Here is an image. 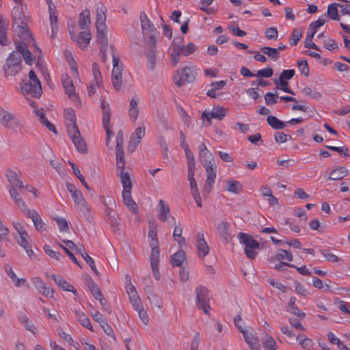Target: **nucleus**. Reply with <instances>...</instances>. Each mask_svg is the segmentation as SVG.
Masks as SVG:
<instances>
[{"instance_id":"36","label":"nucleus","mask_w":350,"mask_h":350,"mask_svg":"<svg viewBox=\"0 0 350 350\" xmlns=\"http://www.w3.org/2000/svg\"><path fill=\"white\" fill-rule=\"evenodd\" d=\"M64 117L67 120L66 124L67 126V131H70L72 126H77L76 124V116L75 111L71 108H68L64 111Z\"/></svg>"},{"instance_id":"4","label":"nucleus","mask_w":350,"mask_h":350,"mask_svg":"<svg viewBox=\"0 0 350 350\" xmlns=\"http://www.w3.org/2000/svg\"><path fill=\"white\" fill-rule=\"evenodd\" d=\"M196 306L198 309L202 310L206 314H209V310L211 309L209 302L211 300V295L208 289L203 286H198L196 288Z\"/></svg>"},{"instance_id":"6","label":"nucleus","mask_w":350,"mask_h":350,"mask_svg":"<svg viewBox=\"0 0 350 350\" xmlns=\"http://www.w3.org/2000/svg\"><path fill=\"white\" fill-rule=\"evenodd\" d=\"M0 124L12 131H16L21 125L20 120L2 106H0Z\"/></svg>"},{"instance_id":"2","label":"nucleus","mask_w":350,"mask_h":350,"mask_svg":"<svg viewBox=\"0 0 350 350\" xmlns=\"http://www.w3.org/2000/svg\"><path fill=\"white\" fill-rule=\"evenodd\" d=\"M139 18L146 44L154 46L156 45L157 39L155 37L156 29L153 24L148 19L147 15L143 12L140 13Z\"/></svg>"},{"instance_id":"30","label":"nucleus","mask_w":350,"mask_h":350,"mask_svg":"<svg viewBox=\"0 0 350 350\" xmlns=\"http://www.w3.org/2000/svg\"><path fill=\"white\" fill-rule=\"evenodd\" d=\"M76 252L78 254H79L83 257V258L86 262V263L90 265V267H91L92 270L96 275H98V271L96 269L94 260V259L92 257H90L88 255V254L86 252L85 248L83 247V246L81 245L79 247H76Z\"/></svg>"},{"instance_id":"61","label":"nucleus","mask_w":350,"mask_h":350,"mask_svg":"<svg viewBox=\"0 0 350 350\" xmlns=\"http://www.w3.org/2000/svg\"><path fill=\"white\" fill-rule=\"evenodd\" d=\"M54 219L56 221L57 224H58L59 229L61 232L68 231V229H69L68 224L65 218L57 217Z\"/></svg>"},{"instance_id":"5","label":"nucleus","mask_w":350,"mask_h":350,"mask_svg":"<svg viewBox=\"0 0 350 350\" xmlns=\"http://www.w3.org/2000/svg\"><path fill=\"white\" fill-rule=\"evenodd\" d=\"M238 238L240 242L245 245V254L246 256L250 259H254L257 254L254 250L260 247L259 243L254 239L252 236L243 232L239 233Z\"/></svg>"},{"instance_id":"19","label":"nucleus","mask_w":350,"mask_h":350,"mask_svg":"<svg viewBox=\"0 0 350 350\" xmlns=\"http://www.w3.org/2000/svg\"><path fill=\"white\" fill-rule=\"evenodd\" d=\"M197 247L199 257L204 258L209 252V247L204 239V233L199 232L196 237Z\"/></svg>"},{"instance_id":"42","label":"nucleus","mask_w":350,"mask_h":350,"mask_svg":"<svg viewBox=\"0 0 350 350\" xmlns=\"http://www.w3.org/2000/svg\"><path fill=\"white\" fill-rule=\"evenodd\" d=\"M117 174L120 176L121 183L123 186V189H131L132 188V183L130 177V174L129 172H117Z\"/></svg>"},{"instance_id":"53","label":"nucleus","mask_w":350,"mask_h":350,"mask_svg":"<svg viewBox=\"0 0 350 350\" xmlns=\"http://www.w3.org/2000/svg\"><path fill=\"white\" fill-rule=\"evenodd\" d=\"M174 229L173 232V237L175 241H176L179 245L185 243V239L182 237L183 229L180 226H177L175 225Z\"/></svg>"},{"instance_id":"55","label":"nucleus","mask_w":350,"mask_h":350,"mask_svg":"<svg viewBox=\"0 0 350 350\" xmlns=\"http://www.w3.org/2000/svg\"><path fill=\"white\" fill-rule=\"evenodd\" d=\"M50 16V21H51V27L52 30L51 37L53 38L55 36L56 32L57 31V16L55 15L54 12H51Z\"/></svg>"},{"instance_id":"13","label":"nucleus","mask_w":350,"mask_h":350,"mask_svg":"<svg viewBox=\"0 0 350 350\" xmlns=\"http://www.w3.org/2000/svg\"><path fill=\"white\" fill-rule=\"evenodd\" d=\"M228 109L221 106H217L215 108V110L212 112L203 111L202 113V121L206 120L208 125L211 124V119L215 118L218 120H221L226 116Z\"/></svg>"},{"instance_id":"11","label":"nucleus","mask_w":350,"mask_h":350,"mask_svg":"<svg viewBox=\"0 0 350 350\" xmlns=\"http://www.w3.org/2000/svg\"><path fill=\"white\" fill-rule=\"evenodd\" d=\"M62 83L64 88L66 94L69 98L75 102L76 105H80V100L79 96L75 94L73 81L67 74L62 76Z\"/></svg>"},{"instance_id":"22","label":"nucleus","mask_w":350,"mask_h":350,"mask_svg":"<svg viewBox=\"0 0 350 350\" xmlns=\"http://www.w3.org/2000/svg\"><path fill=\"white\" fill-rule=\"evenodd\" d=\"M5 176L10 183L8 187H17L19 189L24 188L23 182L19 179V176L16 172L8 169L5 172Z\"/></svg>"},{"instance_id":"31","label":"nucleus","mask_w":350,"mask_h":350,"mask_svg":"<svg viewBox=\"0 0 350 350\" xmlns=\"http://www.w3.org/2000/svg\"><path fill=\"white\" fill-rule=\"evenodd\" d=\"M79 25L81 29H88L91 24L90 10L87 8L83 10L79 14Z\"/></svg>"},{"instance_id":"10","label":"nucleus","mask_w":350,"mask_h":350,"mask_svg":"<svg viewBox=\"0 0 350 350\" xmlns=\"http://www.w3.org/2000/svg\"><path fill=\"white\" fill-rule=\"evenodd\" d=\"M204 167L206 173V180L204 187L203 195L204 196L206 193L208 196L212 191L215 183L217 176V165L215 163H212L211 165H204Z\"/></svg>"},{"instance_id":"38","label":"nucleus","mask_w":350,"mask_h":350,"mask_svg":"<svg viewBox=\"0 0 350 350\" xmlns=\"http://www.w3.org/2000/svg\"><path fill=\"white\" fill-rule=\"evenodd\" d=\"M75 314L78 321L81 324V325L91 331H93L90 319L83 312L75 310Z\"/></svg>"},{"instance_id":"43","label":"nucleus","mask_w":350,"mask_h":350,"mask_svg":"<svg viewBox=\"0 0 350 350\" xmlns=\"http://www.w3.org/2000/svg\"><path fill=\"white\" fill-rule=\"evenodd\" d=\"M243 336L251 350H260L259 340L256 337H254L253 335L249 334L248 333L245 334Z\"/></svg>"},{"instance_id":"8","label":"nucleus","mask_w":350,"mask_h":350,"mask_svg":"<svg viewBox=\"0 0 350 350\" xmlns=\"http://www.w3.org/2000/svg\"><path fill=\"white\" fill-rule=\"evenodd\" d=\"M66 185L68 191L71 193L75 203L79 206V209L83 213L89 212V206L81 191L77 190L76 187L70 183L67 182Z\"/></svg>"},{"instance_id":"47","label":"nucleus","mask_w":350,"mask_h":350,"mask_svg":"<svg viewBox=\"0 0 350 350\" xmlns=\"http://www.w3.org/2000/svg\"><path fill=\"white\" fill-rule=\"evenodd\" d=\"M261 51L268 55L273 61H276L280 57V52L275 48H271L269 46H263L260 49Z\"/></svg>"},{"instance_id":"50","label":"nucleus","mask_w":350,"mask_h":350,"mask_svg":"<svg viewBox=\"0 0 350 350\" xmlns=\"http://www.w3.org/2000/svg\"><path fill=\"white\" fill-rule=\"evenodd\" d=\"M91 38L90 33L89 31H83L79 33L77 42L80 44L81 46L83 44V47H86V46L90 42Z\"/></svg>"},{"instance_id":"16","label":"nucleus","mask_w":350,"mask_h":350,"mask_svg":"<svg viewBox=\"0 0 350 350\" xmlns=\"http://www.w3.org/2000/svg\"><path fill=\"white\" fill-rule=\"evenodd\" d=\"M13 26L19 24H25L28 21V17L24 13V8L22 4H18L12 10Z\"/></svg>"},{"instance_id":"25","label":"nucleus","mask_w":350,"mask_h":350,"mask_svg":"<svg viewBox=\"0 0 350 350\" xmlns=\"http://www.w3.org/2000/svg\"><path fill=\"white\" fill-rule=\"evenodd\" d=\"M33 283L41 293L46 297H53V290L46 286L45 283L40 278H34L33 279Z\"/></svg>"},{"instance_id":"39","label":"nucleus","mask_w":350,"mask_h":350,"mask_svg":"<svg viewBox=\"0 0 350 350\" xmlns=\"http://www.w3.org/2000/svg\"><path fill=\"white\" fill-rule=\"evenodd\" d=\"M28 234L26 232V234H19L18 238H16L18 243L23 247L25 250L28 256H31L33 254V251L31 249V246L29 244L27 241Z\"/></svg>"},{"instance_id":"7","label":"nucleus","mask_w":350,"mask_h":350,"mask_svg":"<svg viewBox=\"0 0 350 350\" xmlns=\"http://www.w3.org/2000/svg\"><path fill=\"white\" fill-rule=\"evenodd\" d=\"M177 76L174 77V83L177 86H182L188 83H192L196 72L192 67L186 66L181 71H177Z\"/></svg>"},{"instance_id":"62","label":"nucleus","mask_w":350,"mask_h":350,"mask_svg":"<svg viewBox=\"0 0 350 350\" xmlns=\"http://www.w3.org/2000/svg\"><path fill=\"white\" fill-rule=\"evenodd\" d=\"M265 35L269 40H276L278 37V31L276 27H269L265 30Z\"/></svg>"},{"instance_id":"35","label":"nucleus","mask_w":350,"mask_h":350,"mask_svg":"<svg viewBox=\"0 0 350 350\" xmlns=\"http://www.w3.org/2000/svg\"><path fill=\"white\" fill-rule=\"evenodd\" d=\"M150 246L151 247V255H150V265L151 267H156L159 266V244L150 243Z\"/></svg>"},{"instance_id":"56","label":"nucleus","mask_w":350,"mask_h":350,"mask_svg":"<svg viewBox=\"0 0 350 350\" xmlns=\"http://www.w3.org/2000/svg\"><path fill=\"white\" fill-rule=\"evenodd\" d=\"M319 252L327 261L332 262L339 261V258L336 255L329 252L328 250L323 249L321 250Z\"/></svg>"},{"instance_id":"17","label":"nucleus","mask_w":350,"mask_h":350,"mask_svg":"<svg viewBox=\"0 0 350 350\" xmlns=\"http://www.w3.org/2000/svg\"><path fill=\"white\" fill-rule=\"evenodd\" d=\"M25 212L27 217L32 220L36 229L38 232H42L46 230L45 224L42 220L40 215L35 210L27 209Z\"/></svg>"},{"instance_id":"41","label":"nucleus","mask_w":350,"mask_h":350,"mask_svg":"<svg viewBox=\"0 0 350 350\" xmlns=\"http://www.w3.org/2000/svg\"><path fill=\"white\" fill-rule=\"evenodd\" d=\"M186 259L185 252L179 250L171 256V262L174 266L181 267L183 261Z\"/></svg>"},{"instance_id":"64","label":"nucleus","mask_w":350,"mask_h":350,"mask_svg":"<svg viewBox=\"0 0 350 350\" xmlns=\"http://www.w3.org/2000/svg\"><path fill=\"white\" fill-rule=\"evenodd\" d=\"M294 286L297 293L304 297L307 296V295L308 294V291L306 289V288L302 284H301L298 281H295L294 282Z\"/></svg>"},{"instance_id":"48","label":"nucleus","mask_w":350,"mask_h":350,"mask_svg":"<svg viewBox=\"0 0 350 350\" xmlns=\"http://www.w3.org/2000/svg\"><path fill=\"white\" fill-rule=\"evenodd\" d=\"M338 8H339V3H334L328 5L327 7V15L328 16L335 21H339L340 16L338 15Z\"/></svg>"},{"instance_id":"60","label":"nucleus","mask_w":350,"mask_h":350,"mask_svg":"<svg viewBox=\"0 0 350 350\" xmlns=\"http://www.w3.org/2000/svg\"><path fill=\"white\" fill-rule=\"evenodd\" d=\"M273 74V70L271 68H266L264 69H261L257 71L256 74H255V77L259 78H269L271 77Z\"/></svg>"},{"instance_id":"33","label":"nucleus","mask_w":350,"mask_h":350,"mask_svg":"<svg viewBox=\"0 0 350 350\" xmlns=\"http://www.w3.org/2000/svg\"><path fill=\"white\" fill-rule=\"evenodd\" d=\"M155 46L156 45L150 46V45L146 44L147 51L146 53V56L148 59V66L150 70H154L156 66Z\"/></svg>"},{"instance_id":"49","label":"nucleus","mask_w":350,"mask_h":350,"mask_svg":"<svg viewBox=\"0 0 350 350\" xmlns=\"http://www.w3.org/2000/svg\"><path fill=\"white\" fill-rule=\"evenodd\" d=\"M275 259L278 260L286 259L291 262L293 260V256L291 251L280 249L275 256Z\"/></svg>"},{"instance_id":"9","label":"nucleus","mask_w":350,"mask_h":350,"mask_svg":"<svg viewBox=\"0 0 350 350\" xmlns=\"http://www.w3.org/2000/svg\"><path fill=\"white\" fill-rule=\"evenodd\" d=\"M68 133L75 146L79 152L83 154L88 152V148L85 140L82 138L77 126H72Z\"/></svg>"},{"instance_id":"23","label":"nucleus","mask_w":350,"mask_h":350,"mask_svg":"<svg viewBox=\"0 0 350 350\" xmlns=\"http://www.w3.org/2000/svg\"><path fill=\"white\" fill-rule=\"evenodd\" d=\"M48 277L52 278L55 282L62 288L64 291L72 292L73 294H77V291L75 287L70 284L66 280H65L61 275H47Z\"/></svg>"},{"instance_id":"45","label":"nucleus","mask_w":350,"mask_h":350,"mask_svg":"<svg viewBox=\"0 0 350 350\" xmlns=\"http://www.w3.org/2000/svg\"><path fill=\"white\" fill-rule=\"evenodd\" d=\"M199 157L200 162L203 166L211 165L212 163H215L214 157L210 151L200 152Z\"/></svg>"},{"instance_id":"21","label":"nucleus","mask_w":350,"mask_h":350,"mask_svg":"<svg viewBox=\"0 0 350 350\" xmlns=\"http://www.w3.org/2000/svg\"><path fill=\"white\" fill-rule=\"evenodd\" d=\"M139 98L137 96H133L129 103V116L130 120L133 122H135L138 118L139 113V109L138 107V103Z\"/></svg>"},{"instance_id":"58","label":"nucleus","mask_w":350,"mask_h":350,"mask_svg":"<svg viewBox=\"0 0 350 350\" xmlns=\"http://www.w3.org/2000/svg\"><path fill=\"white\" fill-rule=\"evenodd\" d=\"M105 211L108 216L109 222L110 223L113 230L114 232L117 231L118 230V223L116 220V217L111 214V208H108Z\"/></svg>"},{"instance_id":"15","label":"nucleus","mask_w":350,"mask_h":350,"mask_svg":"<svg viewBox=\"0 0 350 350\" xmlns=\"http://www.w3.org/2000/svg\"><path fill=\"white\" fill-rule=\"evenodd\" d=\"M15 27V31L18 34L21 40L16 42L17 43H27L29 44L30 42H34V40L31 36V33L29 32L27 27V22H25V24H19L13 26Z\"/></svg>"},{"instance_id":"40","label":"nucleus","mask_w":350,"mask_h":350,"mask_svg":"<svg viewBox=\"0 0 350 350\" xmlns=\"http://www.w3.org/2000/svg\"><path fill=\"white\" fill-rule=\"evenodd\" d=\"M267 122L273 129L280 130L283 129L286 126V124L284 122L273 116H268L267 118Z\"/></svg>"},{"instance_id":"52","label":"nucleus","mask_w":350,"mask_h":350,"mask_svg":"<svg viewBox=\"0 0 350 350\" xmlns=\"http://www.w3.org/2000/svg\"><path fill=\"white\" fill-rule=\"evenodd\" d=\"M274 83L277 85L278 89L282 90L286 93L295 95L294 92L288 88V82L286 81L279 78V79H274Z\"/></svg>"},{"instance_id":"26","label":"nucleus","mask_w":350,"mask_h":350,"mask_svg":"<svg viewBox=\"0 0 350 350\" xmlns=\"http://www.w3.org/2000/svg\"><path fill=\"white\" fill-rule=\"evenodd\" d=\"M106 12L107 8L103 3H100V5L96 8V27H107L105 25Z\"/></svg>"},{"instance_id":"57","label":"nucleus","mask_w":350,"mask_h":350,"mask_svg":"<svg viewBox=\"0 0 350 350\" xmlns=\"http://www.w3.org/2000/svg\"><path fill=\"white\" fill-rule=\"evenodd\" d=\"M183 41L184 38L183 36H177L174 38L172 42V49L173 51H181L183 47Z\"/></svg>"},{"instance_id":"37","label":"nucleus","mask_w":350,"mask_h":350,"mask_svg":"<svg viewBox=\"0 0 350 350\" xmlns=\"http://www.w3.org/2000/svg\"><path fill=\"white\" fill-rule=\"evenodd\" d=\"M96 39L97 42L105 49L108 46V39L107 36V27H96Z\"/></svg>"},{"instance_id":"34","label":"nucleus","mask_w":350,"mask_h":350,"mask_svg":"<svg viewBox=\"0 0 350 350\" xmlns=\"http://www.w3.org/2000/svg\"><path fill=\"white\" fill-rule=\"evenodd\" d=\"M348 170L344 167H339L330 172L328 180H339L347 176Z\"/></svg>"},{"instance_id":"18","label":"nucleus","mask_w":350,"mask_h":350,"mask_svg":"<svg viewBox=\"0 0 350 350\" xmlns=\"http://www.w3.org/2000/svg\"><path fill=\"white\" fill-rule=\"evenodd\" d=\"M123 202L125 206L134 214L138 212V206L133 200L131 196V189H123L122 191Z\"/></svg>"},{"instance_id":"29","label":"nucleus","mask_w":350,"mask_h":350,"mask_svg":"<svg viewBox=\"0 0 350 350\" xmlns=\"http://www.w3.org/2000/svg\"><path fill=\"white\" fill-rule=\"evenodd\" d=\"M8 23L0 15V45L6 46L8 44Z\"/></svg>"},{"instance_id":"44","label":"nucleus","mask_w":350,"mask_h":350,"mask_svg":"<svg viewBox=\"0 0 350 350\" xmlns=\"http://www.w3.org/2000/svg\"><path fill=\"white\" fill-rule=\"evenodd\" d=\"M226 190L230 193H239L243 190L242 185L237 180H226Z\"/></svg>"},{"instance_id":"27","label":"nucleus","mask_w":350,"mask_h":350,"mask_svg":"<svg viewBox=\"0 0 350 350\" xmlns=\"http://www.w3.org/2000/svg\"><path fill=\"white\" fill-rule=\"evenodd\" d=\"M16 187H8L9 193L10 194L11 198L14 201L15 204L23 211L25 212L28 208L23 201V200L20 197L18 192L16 189Z\"/></svg>"},{"instance_id":"3","label":"nucleus","mask_w":350,"mask_h":350,"mask_svg":"<svg viewBox=\"0 0 350 350\" xmlns=\"http://www.w3.org/2000/svg\"><path fill=\"white\" fill-rule=\"evenodd\" d=\"M22 58L16 51L12 52L3 66L5 75L14 76L21 70Z\"/></svg>"},{"instance_id":"20","label":"nucleus","mask_w":350,"mask_h":350,"mask_svg":"<svg viewBox=\"0 0 350 350\" xmlns=\"http://www.w3.org/2000/svg\"><path fill=\"white\" fill-rule=\"evenodd\" d=\"M17 52L20 55H23V59L26 64L31 65L34 58L33 57L31 52L27 49V43H17L15 42Z\"/></svg>"},{"instance_id":"54","label":"nucleus","mask_w":350,"mask_h":350,"mask_svg":"<svg viewBox=\"0 0 350 350\" xmlns=\"http://www.w3.org/2000/svg\"><path fill=\"white\" fill-rule=\"evenodd\" d=\"M314 32H311L310 33L308 34L306 40L304 41V46L308 49H312L316 51H320L319 47H318L313 42L312 39L314 36Z\"/></svg>"},{"instance_id":"32","label":"nucleus","mask_w":350,"mask_h":350,"mask_svg":"<svg viewBox=\"0 0 350 350\" xmlns=\"http://www.w3.org/2000/svg\"><path fill=\"white\" fill-rule=\"evenodd\" d=\"M217 230L219 233V236L226 243H228L231 240V236L229 233V224L227 221H221L219 223L217 227Z\"/></svg>"},{"instance_id":"59","label":"nucleus","mask_w":350,"mask_h":350,"mask_svg":"<svg viewBox=\"0 0 350 350\" xmlns=\"http://www.w3.org/2000/svg\"><path fill=\"white\" fill-rule=\"evenodd\" d=\"M197 46L193 42H189L187 46L183 47L181 50L182 55L185 56H189L197 50Z\"/></svg>"},{"instance_id":"51","label":"nucleus","mask_w":350,"mask_h":350,"mask_svg":"<svg viewBox=\"0 0 350 350\" xmlns=\"http://www.w3.org/2000/svg\"><path fill=\"white\" fill-rule=\"evenodd\" d=\"M301 92L304 95L310 96L315 100H319L322 97V94L319 92H317L310 87H305L303 88Z\"/></svg>"},{"instance_id":"28","label":"nucleus","mask_w":350,"mask_h":350,"mask_svg":"<svg viewBox=\"0 0 350 350\" xmlns=\"http://www.w3.org/2000/svg\"><path fill=\"white\" fill-rule=\"evenodd\" d=\"M4 271L7 273V275L11 278L12 282L17 287H20L23 286L26 283V280L25 278H18L16 275L15 274L12 267L10 265H5L4 266Z\"/></svg>"},{"instance_id":"24","label":"nucleus","mask_w":350,"mask_h":350,"mask_svg":"<svg viewBox=\"0 0 350 350\" xmlns=\"http://www.w3.org/2000/svg\"><path fill=\"white\" fill-rule=\"evenodd\" d=\"M122 67L113 68L111 73V81L114 89L119 91L122 87Z\"/></svg>"},{"instance_id":"12","label":"nucleus","mask_w":350,"mask_h":350,"mask_svg":"<svg viewBox=\"0 0 350 350\" xmlns=\"http://www.w3.org/2000/svg\"><path fill=\"white\" fill-rule=\"evenodd\" d=\"M146 129L144 126L137 127L131 134L127 146L128 151L133 152L138 145L141 143L142 139L145 136Z\"/></svg>"},{"instance_id":"1","label":"nucleus","mask_w":350,"mask_h":350,"mask_svg":"<svg viewBox=\"0 0 350 350\" xmlns=\"http://www.w3.org/2000/svg\"><path fill=\"white\" fill-rule=\"evenodd\" d=\"M20 86L21 92L24 95H31L35 98H40L41 96V83L33 70L29 71V79H23Z\"/></svg>"},{"instance_id":"14","label":"nucleus","mask_w":350,"mask_h":350,"mask_svg":"<svg viewBox=\"0 0 350 350\" xmlns=\"http://www.w3.org/2000/svg\"><path fill=\"white\" fill-rule=\"evenodd\" d=\"M171 217L172 225L176 224V219L170 215V208L168 204H165L163 200H160L158 207L157 218L163 222H166Z\"/></svg>"},{"instance_id":"46","label":"nucleus","mask_w":350,"mask_h":350,"mask_svg":"<svg viewBox=\"0 0 350 350\" xmlns=\"http://www.w3.org/2000/svg\"><path fill=\"white\" fill-rule=\"evenodd\" d=\"M262 346L267 350H275L276 343L273 337L265 333L264 338L262 340Z\"/></svg>"},{"instance_id":"63","label":"nucleus","mask_w":350,"mask_h":350,"mask_svg":"<svg viewBox=\"0 0 350 350\" xmlns=\"http://www.w3.org/2000/svg\"><path fill=\"white\" fill-rule=\"evenodd\" d=\"M278 96V92L273 94L267 92L265 96V100L267 105H272L277 103L278 100L275 96Z\"/></svg>"}]
</instances>
